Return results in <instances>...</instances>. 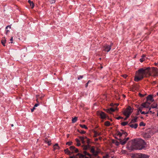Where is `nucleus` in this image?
Returning <instances> with one entry per match:
<instances>
[{
    "mask_svg": "<svg viewBox=\"0 0 158 158\" xmlns=\"http://www.w3.org/2000/svg\"><path fill=\"white\" fill-rule=\"evenodd\" d=\"M122 76L124 77V78H126L127 77V75L126 74H123L122 75Z\"/></svg>",
    "mask_w": 158,
    "mask_h": 158,
    "instance_id": "41",
    "label": "nucleus"
},
{
    "mask_svg": "<svg viewBox=\"0 0 158 158\" xmlns=\"http://www.w3.org/2000/svg\"><path fill=\"white\" fill-rule=\"evenodd\" d=\"M143 107L141 106V107H139L138 109V111H140V112H141L142 111V109H143Z\"/></svg>",
    "mask_w": 158,
    "mask_h": 158,
    "instance_id": "36",
    "label": "nucleus"
},
{
    "mask_svg": "<svg viewBox=\"0 0 158 158\" xmlns=\"http://www.w3.org/2000/svg\"><path fill=\"white\" fill-rule=\"evenodd\" d=\"M75 140L77 143L80 142V141L79 140L77 139H76Z\"/></svg>",
    "mask_w": 158,
    "mask_h": 158,
    "instance_id": "54",
    "label": "nucleus"
},
{
    "mask_svg": "<svg viewBox=\"0 0 158 158\" xmlns=\"http://www.w3.org/2000/svg\"><path fill=\"white\" fill-rule=\"evenodd\" d=\"M141 113V114H148V112H145L144 111H142Z\"/></svg>",
    "mask_w": 158,
    "mask_h": 158,
    "instance_id": "40",
    "label": "nucleus"
},
{
    "mask_svg": "<svg viewBox=\"0 0 158 158\" xmlns=\"http://www.w3.org/2000/svg\"><path fill=\"white\" fill-rule=\"evenodd\" d=\"M49 1L52 4L56 2V0H49Z\"/></svg>",
    "mask_w": 158,
    "mask_h": 158,
    "instance_id": "37",
    "label": "nucleus"
},
{
    "mask_svg": "<svg viewBox=\"0 0 158 158\" xmlns=\"http://www.w3.org/2000/svg\"><path fill=\"white\" fill-rule=\"evenodd\" d=\"M84 137V139H87V143H88V144H89V139H87V137H86V136H85V137Z\"/></svg>",
    "mask_w": 158,
    "mask_h": 158,
    "instance_id": "45",
    "label": "nucleus"
},
{
    "mask_svg": "<svg viewBox=\"0 0 158 158\" xmlns=\"http://www.w3.org/2000/svg\"><path fill=\"white\" fill-rule=\"evenodd\" d=\"M83 75H79L78 76L77 79L78 80H80L83 78Z\"/></svg>",
    "mask_w": 158,
    "mask_h": 158,
    "instance_id": "33",
    "label": "nucleus"
},
{
    "mask_svg": "<svg viewBox=\"0 0 158 158\" xmlns=\"http://www.w3.org/2000/svg\"><path fill=\"white\" fill-rule=\"evenodd\" d=\"M116 118L117 119L119 120L120 119H123V117H121V116H119L118 117H116Z\"/></svg>",
    "mask_w": 158,
    "mask_h": 158,
    "instance_id": "42",
    "label": "nucleus"
},
{
    "mask_svg": "<svg viewBox=\"0 0 158 158\" xmlns=\"http://www.w3.org/2000/svg\"><path fill=\"white\" fill-rule=\"evenodd\" d=\"M53 149L54 150L58 149L59 148V147L58 145V143H56L55 144L53 147Z\"/></svg>",
    "mask_w": 158,
    "mask_h": 158,
    "instance_id": "21",
    "label": "nucleus"
},
{
    "mask_svg": "<svg viewBox=\"0 0 158 158\" xmlns=\"http://www.w3.org/2000/svg\"><path fill=\"white\" fill-rule=\"evenodd\" d=\"M77 120V117H74V118H73L72 119V122L73 123H75Z\"/></svg>",
    "mask_w": 158,
    "mask_h": 158,
    "instance_id": "23",
    "label": "nucleus"
},
{
    "mask_svg": "<svg viewBox=\"0 0 158 158\" xmlns=\"http://www.w3.org/2000/svg\"><path fill=\"white\" fill-rule=\"evenodd\" d=\"M157 116H158V110L157 111Z\"/></svg>",
    "mask_w": 158,
    "mask_h": 158,
    "instance_id": "63",
    "label": "nucleus"
},
{
    "mask_svg": "<svg viewBox=\"0 0 158 158\" xmlns=\"http://www.w3.org/2000/svg\"><path fill=\"white\" fill-rule=\"evenodd\" d=\"M101 133L100 132H97V131L94 132V137H96L98 135H100Z\"/></svg>",
    "mask_w": 158,
    "mask_h": 158,
    "instance_id": "25",
    "label": "nucleus"
},
{
    "mask_svg": "<svg viewBox=\"0 0 158 158\" xmlns=\"http://www.w3.org/2000/svg\"><path fill=\"white\" fill-rule=\"evenodd\" d=\"M70 158H75V157L74 156H71L70 157Z\"/></svg>",
    "mask_w": 158,
    "mask_h": 158,
    "instance_id": "56",
    "label": "nucleus"
},
{
    "mask_svg": "<svg viewBox=\"0 0 158 158\" xmlns=\"http://www.w3.org/2000/svg\"><path fill=\"white\" fill-rule=\"evenodd\" d=\"M144 60L143 59V58L140 59V61L141 62H142Z\"/></svg>",
    "mask_w": 158,
    "mask_h": 158,
    "instance_id": "50",
    "label": "nucleus"
},
{
    "mask_svg": "<svg viewBox=\"0 0 158 158\" xmlns=\"http://www.w3.org/2000/svg\"><path fill=\"white\" fill-rule=\"evenodd\" d=\"M76 156H78L79 158H89V157H88L87 156H86L84 155H83V154L78 153L77 155H76Z\"/></svg>",
    "mask_w": 158,
    "mask_h": 158,
    "instance_id": "11",
    "label": "nucleus"
},
{
    "mask_svg": "<svg viewBox=\"0 0 158 158\" xmlns=\"http://www.w3.org/2000/svg\"><path fill=\"white\" fill-rule=\"evenodd\" d=\"M139 155L140 156V158H149V156L148 155L141 153H139Z\"/></svg>",
    "mask_w": 158,
    "mask_h": 158,
    "instance_id": "13",
    "label": "nucleus"
},
{
    "mask_svg": "<svg viewBox=\"0 0 158 158\" xmlns=\"http://www.w3.org/2000/svg\"><path fill=\"white\" fill-rule=\"evenodd\" d=\"M131 158H140L139 153H136L133 155Z\"/></svg>",
    "mask_w": 158,
    "mask_h": 158,
    "instance_id": "17",
    "label": "nucleus"
},
{
    "mask_svg": "<svg viewBox=\"0 0 158 158\" xmlns=\"http://www.w3.org/2000/svg\"><path fill=\"white\" fill-rule=\"evenodd\" d=\"M121 131H122V132H118V135H119L120 137L123 136L124 137H125L127 136V133L124 131L123 130H121Z\"/></svg>",
    "mask_w": 158,
    "mask_h": 158,
    "instance_id": "9",
    "label": "nucleus"
},
{
    "mask_svg": "<svg viewBox=\"0 0 158 158\" xmlns=\"http://www.w3.org/2000/svg\"><path fill=\"white\" fill-rule=\"evenodd\" d=\"M81 145V143H80V141L78 142L77 143V145L78 146H79Z\"/></svg>",
    "mask_w": 158,
    "mask_h": 158,
    "instance_id": "49",
    "label": "nucleus"
},
{
    "mask_svg": "<svg viewBox=\"0 0 158 158\" xmlns=\"http://www.w3.org/2000/svg\"><path fill=\"white\" fill-rule=\"evenodd\" d=\"M14 126V125L13 124H11V127H13Z\"/></svg>",
    "mask_w": 158,
    "mask_h": 158,
    "instance_id": "62",
    "label": "nucleus"
},
{
    "mask_svg": "<svg viewBox=\"0 0 158 158\" xmlns=\"http://www.w3.org/2000/svg\"><path fill=\"white\" fill-rule=\"evenodd\" d=\"M156 95H157V96H158V92L157 93H156Z\"/></svg>",
    "mask_w": 158,
    "mask_h": 158,
    "instance_id": "64",
    "label": "nucleus"
},
{
    "mask_svg": "<svg viewBox=\"0 0 158 158\" xmlns=\"http://www.w3.org/2000/svg\"><path fill=\"white\" fill-rule=\"evenodd\" d=\"M150 69L149 67H148L145 69L141 68L139 69L137 71V75L135 77L134 81L138 82L142 80L144 76L149 73L148 71Z\"/></svg>",
    "mask_w": 158,
    "mask_h": 158,
    "instance_id": "2",
    "label": "nucleus"
},
{
    "mask_svg": "<svg viewBox=\"0 0 158 158\" xmlns=\"http://www.w3.org/2000/svg\"><path fill=\"white\" fill-rule=\"evenodd\" d=\"M79 125L81 128H85L86 129H88L87 127L85 125L80 124Z\"/></svg>",
    "mask_w": 158,
    "mask_h": 158,
    "instance_id": "26",
    "label": "nucleus"
},
{
    "mask_svg": "<svg viewBox=\"0 0 158 158\" xmlns=\"http://www.w3.org/2000/svg\"><path fill=\"white\" fill-rule=\"evenodd\" d=\"M105 125L106 126H109L110 125V123L108 121H106L105 123Z\"/></svg>",
    "mask_w": 158,
    "mask_h": 158,
    "instance_id": "24",
    "label": "nucleus"
},
{
    "mask_svg": "<svg viewBox=\"0 0 158 158\" xmlns=\"http://www.w3.org/2000/svg\"><path fill=\"white\" fill-rule=\"evenodd\" d=\"M129 123L128 125L131 127L136 129L137 128L138 126V124L137 123H135L134 124Z\"/></svg>",
    "mask_w": 158,
    "mask_h": 158,
    "instance_id": "14",
    "label": "nucleus"
},
{
    "mask_svg": "<svg viewBox=\"0 0 158 158\" xmlns=\"http://www.w3.org/2000/svg\"><path fill=\"white\" fill-rule=\"evenodd\" d=\"M90 148V146L89 144L83 146V149L85 151H86L87 149H89Z\"/></svg>",
    "mask_w": 158,
    "mask_h": 158,
    "instance_id": "16",
    "label": "nucleus"
},
{
    "mask_svg": "<svg viewBox=\"0 0 158 158\" xmlns=\"http://www.w3.org/2000/svg\"><path fill=\"white\" fill-rule=\"evenodd\" d=\"M39 105V103H36L35 104L34 107L35 108V107H36L37 106H38Z\"/></svg>",
    "mask_w": 158,
    "mask_h": 158,
    "instance_id": "47",
    "label": "nucleus"
},
{
    "mask_svg": "<svg viewBox=\"0 0 158 158\" xmlns=\"http://www.w3.org/2000/svg\"><path fill=\"white\" fill-rule=\"evenodd\" d=\"M113 44V43H111L110 45H108L107 44L103 46V48H104L103 51L107 52H109L111 50V47Z\"/></svg>",
    "mask_w": 158,
    "mask_h": 158,
    "instance_id": "4",
    "label": "nucleus"
},
{
    "mask_svg": "<svg viewBox=\"0 0 158 158\" xmlns=\"http://www.w3.org/2000/svg\"><path fill=\"white\" fill-rule=\"evenodd\" d=\"M142 57H145V56L144 55H143L142 56Z\"/></svg>",
    "mask_w": 158,
    "mask_h": 158,
    "instance_id": "59",
    "label": "nucleus"
},
{
    "mask_svg": "<svg viewBox=\"0 0 158 158\" xmlns=\"http://www.w3.org/2000/svg\"><path fill=\"white\" fill-rule=\"evenodd\" d=\"M90 82H91V81L90 80H89V81H88V82L85 85V87L86 88H87L88 87V84Z\"/></svg>",
    "mask_w": 158,
    "mask_h": 158,
    "instance_id": "38",
    "label": "nucleus"
},
{
    "mask_svg": "<svg viewBox=\"0 0 158 158\" xmlns=\"http://www.w3.org/2000/svg\"><path fill=\"white\" fill-rule=\"evenodd\" d=\"M6 40H1V43L4 46H5V44L6 43Z\"/></svg>",
    "mask_w": 158,
    "mask_h": 158,
    "instance_id": "29",
    "label": "nucleus"
},
{
    "mask_svg": "<svg viewBox=\"0 0 158 158\" xmlns=\"http://www.w3.org/2000/svg\"><path fill=\"white\" fill-rule=\"evenodd\" d=\"M117 110V108H116V109H114L112 108H111L107 110V112H113L115 111V110Z\"/></svg>",
    "mask_w": 158,
    "mask_h": 158,
    "instance_id": "18",
    "label": "nucleus"
},
{
    "mask_svg": "<svg viewBox=\"0 0 158 158\" xmlns=\"http://www.w3.org/2000/svg\"><path fill=\"white\" fill-rule=\"evenodd\" d=\"M10 32V31L8 30H6V34L7 35L8 33Z\"/></svg>",
    "mask_w": 158,
    "mask_h": 158,
    "instance_id": "52",
    "label": "nucleus"
},
{
    "mask_svg": "<svg viewBox=\"0 0 158 158\" xmlns=\"http://www.w3.org/2000/svg\"><path fill=\"white\" fill-rule=\"evenodd\" d=\"M133 111V109L130 106H129L127 109L124 111L123 114L124 115L127 116V118H128Z\"/></svg>",
    "mask_w": 158,
    "mask_h": 158,
    "instance_id": "3",
    "label": "nucleus"
},
{
    "mask_svg": "<svg viewBox=\"0 0 158 158\" xmlns=\"http://www.w3.org/2000/svg\"><path fill=\"white\" fill-rule=\"evenodd\" d=\"M83 153L85 156H88L89 157V158H92V155L86 151H84L83 152Z\"/></svg>",
    "mask_w": 158,
    "mask_h": 158,
    "instance_id": "10",
    "label": "nucleus"
},
{
    "mask_svg": "<svg viewBox=\"0 0 158 158\" xmlns=\"http://www.w3.org/2000/svg\"><path fill=\"white\" fill-rule=\"evenodd\" d=\"M95 141H98V139L97 138V139H95Z\"/></svg>",
    "mask_w": 158,
    "mask_h": 158,
    "instance_id": "60",
    "label": "nucleus"
},
{
    "mask_svg": "<svg viewBox=\"0 0 158 158\" xmlns=\"http://www.w3.org/2000/svg\"><path fill=\"white\" fill-rule=\"evenodd\" d=\"M8 27H9L10 28V26H9V25H8L6 27V29H7L8 28Z\"/></svg>",
    "mask_w": 158,
    "mask_h": 158,
    "instance_id": "53",
    "label": "nucleus"
},
{
    "mask_svg": "<svg viewBox=\"0 0 158 158\" xmlns=\"http://www.w3.org/2000/svg\"><path fill=\"white\" fill-rule=\"evenodd\" d=\"M128 123L127 122H122L121 124L123 126H125L126 125H127Z\"/></svg>",
    "mask_w": 158,
    "mask_h": 158,
    "instance_id": "28",
    "label": "nucleus"
},
{
    "mask_svg": "<svg viewBox=\"0 0 158 158\" xmlns=\"http://www.w3.org/2000/svg\"><path fill=\"white\" fill-rule=\"evenodd\" d=\"M90 152L92 153V156H94V157H96L97 156L98 154L99 153V152L98 151H95L94 149V147L92 146L90 148Z\"/></svg>",
    "mask_w": 158,
    "mask_h": 158,
    "instance_id": "5",
    "label": "nucleus"
},
{
    "mask_svg": "<svg viewBox=\"0 0 158 158\" xmlns=\"http://www.w3.org/2000/svg\"><path fill=\"white\" fill-rule=\"evenodd\" d=\"M129 139V137L126 138L124 137L123 139L121 138L119 139V140L120 141V144L122 145H123L127 143V141Z\"/></svg>",
    "mask_w": 158,
    "mask_h": 158,
    "instance_id": "7",
    "label": "nucleus"
},
{
    "mask_svg": "<svg viewBox=\"0 0 158 158\" xmlns=\"http://www.w3.org/2000/svg\"><path fill=\"white\" fill-rule=\"evenodd\" d=\"M98 115L102 119H105L107 117L106 114L103 112L98 111L97 113Z\"/></svg>",
    "mask_w": 158,
    "mask_h": 158,
    "instance_id": "6",
    "label": "nucleus"
},
{
    "mask_svg": "<svg viewBox=\"0 0 158 158\" xmlns=\"http://www.w3.org/2000/svg\"><path fill=\"white\" fill-rule=\"evenodd\" d=\"M140 126H145L146 125L145 124L143 123V122H141L139 124Z\"/></svg>",
    "mask_w": 158,
    "mask_h": 158,
    "instance_id": "31",
    "label": "nucleus"
},
{
    "mask_svg": "<svg viewBox=\"0 0 158 158\" xmlns=\"http://www.w3.org/2000/svg\"><path fill=\"white\" fill-rule=\"evenodd\" d=\"M157 105L156 104L153 103L151 105V108H156L157 107Z\"/></svg>",
    "mask_w": 158,
    "mask_h": 158,
    "instance_id": "22",
    "label": "nucleus"
},
{
    "mask_svg": "<svg viewBox=\"0 0 158 158\" xmlns=\"http://www.w3.org/2000/svg\"><path fill=\"white\" fill-rule=\"evenodd\" d=\"M70 149L71 151H74L75 148L74 146H71L70 147Z\"/></svg>",
    "mask_w": 158,
    "mask_h": 158,
    "instance_id": "32",
    "label": "nucleus"
},
{
    "mask_svg": "<svg viewBox=\"0 0 158 158\" xmlns=\"http://www.w3.org/2000/svg\"><path fill=\"white\" fill-rule=\"evenodd\" d=\"M152 73L153 77L158 76V69L157 68H153L152 69Z\"/></svg>",
    "mask_w": 158,
    "mask_h": 158,
    "instance_id": "8",
    "label": "nucleus"
},
{
    "mask_svg": "<svg viewBox=\"0 0 158 158\" xmlns=\"http://www.w3.org/2000/svg\"><path fill=\"white\" fill-rule=\"evenodd\" d=\"M46 142L48 143V145H51V141H46Z\"/></svg>",
    "mask_w": 158,
    "mask_h": 158,
    "instance_id": "46",
    "label": "nucleus"
},
{
    "mask_svg": "<svg viewBox=\"0 0 158 158\" xmlns=\"http://www.w3.org/2000/svg\"><path fill=\"white\" fill-rule=\"evenodd\" d=\"M79 138L81 140V141L83 140L84 139V137L83 136H80Z\"/></svg>",
    "mask_w": 158,
    "mask_h": 158,
    "instance_id": "43",
    "label": "nucleus"
},
{
    "mask_svg": "<svg viewBox=\"0 0 158 158\" xmlns=\"http://www.w3.org/2000/svg\"><path fill=\"white\" fill-rule=\"evenodd\" d=\"M147 104H148L147 101L141 104V106L143 107L148 108V105H147Z\"/></svg>",
    "mask_w": 158,
    "mask_h": 158,
    "instance_id": "15",
    "label": "nucleus"
},
{
    "mask_svg": "<svg viewBox=\"0 0 158 158\" xmlns=\"http://www.w3.org/2000/svg\"><path fill=\"white\" fill-rule=\"evenodd\" d=\"M127 116H126V117L124 119V120H126L127 119Z\"/></svg>",
    "mask_w": 158,
    "mask_h": 158,
    "instance_id": "61",
    "label": "nucleus"
},
{
    "mask_svg": "<svg viewBox=\"0 0 158 158\" xmlns=\"http://www.w3.org/2000/svg\"><path fill=\"white\" fill-rule=\"evenodd\" d=\"M147 101H150L152 102H153L154 100L153 99L152 96L151 95H148L147 98Z\"/></svg>",
    "mask_w": 158,
    "mask_h": 158,
    "instance_id": "12",
    "label": "nucleus"
},
{
    "mask_svg": "<svg viewBox=\"0 0 158 158\" xmlns=\"http://www.w3.org/2000/svg\"><path fill=\"white\" fill-rule=\"evenodd\" d=\"M28 2L31 6V8H33L34 7V4L32 1H31V0H28Z\"/></svg>",
    "mask_w": 158,
    "mask_h": 158,
    "instance_id": "19",
    "label": "nucleus"
},
{
    "mask_svg": "<svg viewBox=\"0 0 158 158\" xmlns=\"http://www.w3.org/2000/svg\"><path fill=\"white\" fill-rule=\"evenodd\" d=\"M35 109V108L34 107H33L31 109V112H33Z\"/></svg>",
    "mask_w": 158,
    "mask_h": 158,
    "instance_id": "48",
    "label": "nucleus"
},
{
    "mask_svg": "<svg viewBox=\"0 0 158 158\" xmlns=\"http://www.w3.org/2000/svg\"><path fill=\"white\" fill-rule=\"evenodd\" d=\"M10 40L11 41V43H12L13 42L12 41L13 40V37H12L11 38V39H10Z\"/></svg>",
    "mask_w": 158,
    "mask_h": 158,
    "instance_id": "55",
    "label": "nucleus"
},
{
    "mask_svg": "<svg viewBox=\"0 0 158 158\" xmlns=\"http://www.w3.org/2000/svg\"><path fill=\"white\" fill-rule=\"evenodd\" d=\"M78 132L81 134H84L86 133V132L83 130H78Z\"/></svg>",
    "mask_w": 158,
    "mask_h": 158,
    "instance_id": "30",
    "label": "nucleus"
},
{
    "mask_svg": "<svg viewBox=\"0 0 158 158\" xmlns=\"http://www.w3.org/2000/svg\"><path fill=\"white\" fill-rule=\"evenodd\" d=\"M139 95L141 97H143L144 96V95L143 94H141V93H139Z\"/></svg>",
    "mask_w": 158,
    "mask_h": 158,
    "instance_id": "51",
    "label": "nucleus"
},
{
    "mask_svg": "<svg viewBox=\"0 0 158 158\" xmlns=\"http://www.w3.org/2000/svg\"><path fill=\"white\" fill-rule=\"evenodd\" d=\"M74 151L76 153H77L78 152V149L75 148V149H74Z\"/></svg>",
    "mask_w": 158,
    "mask_h": 158,
    "instance_id": "44",
    "label": "nucleus"
},
{
    "mask_svg": "<svg viewBox=\"0 0 158 158\" xmlns=\"http://www.w3.org/2000/svg\"><path fill=\"white\" fill-rule=\"evenodd\" d=\"M72 142L71 141H69L68 142H67L66 143V145H68L69 146L71 145L72 144Z\"/></svg>",
    "mask_w": 158,
    "mask_h": 158,
    "instance_id": "34",
    "label": "nucleus"
},
{
    "mask_svg": "<svg viewBox=\"0 0 158 158\" xmlns=\"http://www.w3.org/2000/svg\"><path fill=\"white\" fill-rule=\"evenodd\" d=\"M151 109V108H149V110L147 112H148V114L150 113L151 114H153L155 113L154 112H152V111L151 110H150Z\"/></svg>",
    "mask_w": 158,
    "mask_h": 158,
    "instance_id": "35",
    "label": "nucleus"
},
{
    "mask_svg": "<svg viewBox=\"0 0 158 158\" xmlns=\"http://www.w3.org/2000/svg\"><path fill=\"white\" fill-rule=\"evenodd\" d=\"M115 144L116 146H118L120 144V142H119L118 141H116L115 142Z\"/></svg>",
    "mask_w": 158,
    "mask_h": 158,
    "instance_id": "39",
    "label": "nucleus"
},
{
    "mask_svg": "<svg viewBox=\"0 0 158 158\" xmlns=\"http://www.w3.org/2000/svg\"><path fill=\"white\" fill-rule=\"evenodd\" d=\"M64 151L66 154H69L70 152L68 148L64 150Z\"/></svg>",
    "mask_w": 158,
    "mask_h": 158,
    "instance_id": "27",
    "label": "nucleus"
},
{
    "mask_svg": "<svg viewBox=\"0 0 158 158\" xmlns=\"http://www.w3.org/2000/svg\"><path fill=\"white\" fill-rule=\"evenodd\" d=\"M138 117H135L134 119H132L130 123H135L137 122V119Z\"/></svg>",
    "mask_w": 158,
    "mask_h": 158,
    "instance_id": "20",
    "label": "nucleus"
},
{
    "mask_svg": "<svg viewBox=\"0 0 158 158\" xmlns=\"http://www.w3.org/2000/svg\"><path fill=\"white\" fill-rule=\"evenodd\" d=\"M131 144L129 142L127 145L126 148L130 151L135 150H141L145 148L146 144L144 141L141 139L136 138L131 140Z\"/></svg>",
    "mask_w": 158,
    "mask_h": 158,
    "instance_id": "1",
    "label": "nucleus"
},
{
    "mask_svg": "<svg viewBox=\"0 0 158 158\" xmlns=\"http://www.w3.org/2000/svg\"><path fill=\"white\" fill-rule=\"evenodd\" d=\"M82 142V143H84L85 142L84 140H81Z\"/></svg>",
    "mask_w": 158,
    "mask_h": 158,
    "instance_id": "57",
    "label": "nucleus"
},
{
    "mask_svg": "<svg viewBox=\"0 0 158 158\" xmlns=\"http://www.w3.org/2000/svg\"><path fill=\"white\" fill-rule=\"evenodd\" d=\"M96 157H97V158H100V157L98 155ZM92 158H94L93 156H92Z\"/></svg>",
    "mask_w": 158,
    "mask_h": 158,
    "instance_id": "58",
    "label": "nucleus"
}]
</instances>
